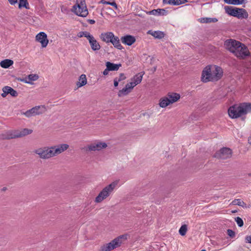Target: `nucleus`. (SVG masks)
<instances>
[{"instance_id": "1", "label": "nucleus", "mask_w": 251, "mask_h": 251, "mask_svg": "<svg viewBox=\"0 0 251 251\" xmlns=\"http://www.w3.org/2000/svg\"><path fill=\"white\" fill-rule=\"evenodd\" d=\"M69 147L67 144H61L52 146H45L34 151L40 158L47 159L57 156L66 151Z\"/></svg>"}, {"instance_id": "2", "label": "nucleus", "mask_w": 251, "mask_h": 251, "mask_svg": "<svg viewBox=\"0 0 251 251\" xmlns=\"http://www.w3.org/2000/svg\"><path fill=\"white\" fill-rule=\"evenodd\" d=\"M223 75L222 69L216 65H208L202 70L201 80L204 83L220 80Z\"/></svg>"}, {"instance_id": "3", "label": "nucleus", "mask_w": 251, "mask_h": 251, "mask_svg": "<svg viewBox=\"0 0 251 251\" xmlns=\"http://www.w3.org/2000/svg\"><path fill=\"white\" fill-rule=\"evenodd\" d=\"M251 112V103H243L240 105H234L230 106L228 110V115L232 119L237 118Z\"/></svg>"}, {"instance_id": "4", "label": "nucleus", "mask_w": 251, "mask_h": 251, "mask_svg": "<svg viewBox=\"0 0 251 251\" xmlns=\"http://www.w3.org/2000/svg\"><path fill=\"white\" fill-rule=\"evenodd\" d=\"M119 180H116L103 187L95 198V202L97 203H100L110 197L117 186Z\"/></svg>"}, {"instance_id": "5", "label": "nucleus", "mask_w": 251, "mask_h": 251, "mask_svg": "<svg viewBox=\"0 0 251 251\" xmlns=\"http://www.w3.org/2000/svg\"><path fill=\"white\" fill-rule=\"evenodd\" d=\"M144 74L145 73L142 72L135 75L131 78L130 82L127 83L125 88L119 91L118 96L122 97L129 93L135 86L141 82Z\"/></svg>"}, {"instance_id": "6", "label": "nucleus", "mask_w": 251, "mask_h": 251, "mask_svg": "<svg viewBox=\"0 0 251 251\" xmlns=\"http://www.w3.org/2000/svg\"><path fill=\"white\" fill-rule=\"evenodd\" d=\"M128 234H125L118 236L111 240L109 243H106L100 246L99 251H111L120 247L127 240Z\"/></svg>"}, {"instance_id": "7", "label": "nucleus", "mask_w": 251, "mask_h": 251, "mask_svg": "<svg viewBox=\"0 0 251 251\" xmlns=\"http://www.w3.org/2000/svg\"><path fill=\"white\" fill-rule=\"evenodd\" d=\"M33 130L28 128H23L15 130H9L1 135L0 138L3 139H10L20 138L30 134Z\"/></svg>"}, {"instance_id": "8", "label": "nucleus", "mask_w": 251, "mask_h": 251, "mask_svg": "<svg viewBox=\"0 0 251 251\" xmlns=\"http://www.w3.org/2000/svg\"><path fill=\"white\" fill-rule=\"evenodd\" d=\"M180 98L179 94L174 92H169L166 96L161 98L159 105L161 108H166L168 106L178 101Z\"/></svg>"}, {"instance_id": "9", "label": "nucleus", "mask_w": 251, "mask_h": 251, "mask_svg": "<svg viewBox=\"0 0 251 251\" xmlns=\"http://www.w3.org/2000/svg\"><path fill=\"white\" fill-rule=\"evenodd\" d=\"M72 11L76 15L86 17L88 15V10L85 0H77L72 7Z\"/></svg>"}, {"instance_id": "10", "label": "nucleus", "mask_w": 251, "mask_h": 251, "mask_svg": "<svg viewBox=\"0 0 251 251\" xmlns=\"http://www.w3.org/2000/svg\"><path fill=\"white\" fill-rule=\"evenodd\" d=\"M226 12L228 15L237 17L239 19L247 18L248 16L246 11L242 8L226 6L225 7Z\"/></svg>"}, {"instance_id": "11", "label": "nucleus", "mask_w": 251, "mask_h": 251, "mask_svg": "<svg viewBox=\"0 0 251 251\" xmlns=\"http://www.w3.org/2000/svg\"><path fill=\"white\" fill-rule=\"evenodd\" d=\"M47 111V108L44 105L36 106L32 108L23 112L22 114L27 118L36 116L45 113Z\"/></svg>"}, {"instance_id": "12", "label": "nucleus", "mask_w": 251, "mask_h": 251, "mask_svg": "<svg viewBox=\"0 0 251 251\" xmlns=\"http://www.w3.org/2000/svg\"><path fill=\"white\" fill-rule=\"evenodd\" d=\"M107 147V145L105 142L100 141H95L88 145L86 147V150L90 151H100L102 149H105Z\"/></svg>"}, {"instance_id": "13", "label": "nucleus", "mask_w": 251, "mask_h": 251, "mask_svg": "<svg viewBox=\"0 0 251 251\" xmlns=\"http://www.w3.org/2000/svg\"><path fill=\"white\" fill-rule=\"evenodd\" d=\"M234 55L237 57L244 58L250 55V52L247 47L244 44L240 42V45H238V48H237Z\"/></svg>"}, {"instance_id": "14", "label": "nucleus", "mask_w": 251, "mask_h": 251, "mask_svg": "<svg viewBox=\"0 0 251 251\" xmlns=\"http://www.w3.org/2000/svg\"><path fill=\"white\" fill-rule=\"evenodd\" d=\"M238 45H240L239 41L232 39L226 40L224 43L226 49L234 54L238 48Z\"/></svg>"}, {"instance_id": "15", "label": "nucleus", "mask_w": 251, "mask_h": 251, "mask_svg": "<svg viewBox=\"0 0 251 251\" xmlns=\"http://www.w3.org/2000/svg\"><path fill=\"white\" fill-rule=\"evenodd\" d=\"M231 150L227 148H224L217 151L214 156L221 159H227L231 156Z\"/></svg>"}, {"instance_id": "16", "label": "nucleus", "mask_w": 251, "mask_h": 251, "mask_svg": "<svg viewBox=\"0 0 251 251\" xmlns=\"http://www.w3.org/2000/svg\"><path fill=\"white\" fill-rule=\"evenodd\" d=\"M35 39L41 44L42 48H46L49 43L47 35L44 32L38 33L35 37Z\"/></svg>"}, {"instance_id": "17", "label": "nucleus", "mask_w": 251, "mask_h": 251, "mask_svg": "<svg viewBox=\"0 0 251 251\" xmlns=\"http://www.w3.org/2000/svg\"><path fill=\"white\" fill-rule=\"evenodd\" d=\"M122 42L127 46H131L136 41L135 38L130 35H126L121 38Z\"/></svg>"}, {"instance_id": "18", "label": "nucleus", "mask_w": 251, "mask_h": 251, "mask_svg": "<svg viewBox=\"0 0 251 251\" xmlns=\"http://www.w3.org/2000/svg\"><path fill=\"white\" fill-rule=\"evenodd\" d=\"M88 40L91 48L93 51H97L100 50V46L99 43L97 41V40L92 35H91Z\"/></svg>"}, {"instance_id": "19", "label": "nucleus", "mask_w": 251, "mask_h": 251, "mask_svg": "<svg viewBox=\"0 0 251 251\" xmlns=\"http://www.w3.org/2000/svg\"><path fill=\"white\" fill-rule=\"evenodd\" d=\"M114 34L112 32H103L100 35V39L105 43H110Z\"/></svg>"}, {"instance_id": "20", "label": "nucleus", "mask_w": 251, "mask_h": 251, "mask_svg": "<svg viewBox=\"0 0 251 251\" xmlns=\"http://www.w3.org/2000/svg\"><path fill=\"white\" fill-rule=\"evenodd\" d=\"M87 80L86 75L82 74L78 78V80L76 83V88H80L87 84Z\"/></svg>"}, {"instance_id": "21", "label": "nucleus", "mask_w": 251, "mask_h": 251, "mask_svg": "<svg viewBox=\"0 0 251 251\" xmlns=\"http://www.w3.org/2000/svg\"><path fill=\"white\" fill-rule=\"evenodd\" d=\"M148 34H150L153 36L155 38L162 39L164 37V33L160 31H153L152 30H149L147 32Z\"/></svg>"}, {"instance_id": "22", "label": "nucleus", "mask_w": 251, "mask_h": 251, "mask_svg": "<svg viewBox=\"0 0 251 251\" xmlns=\"http://www.w3.org/2000/svg\"><path fill=\"white\" fill-rule=\"evenodd\" d=\"M147 13L149 15H153L154 16H161L166 14V12L163 9H157L148 11Z\"/></svg>"}, {"instance_id": "23", "label": "nucleus", "mask_w": 251, "mask_h": 251, "mask_svg": "<svg viewBox=\"0 0 251 251\" xmlns=\"http://www.w3.org/2000/svg\"><path fill=\"white\" fill-rule=\"evenodd\" d=\"M110 43L112 44L115 48L118 49V50H122L123 49V47L120 44L119 37L117 36H115L114 35Z\"/></svg>"}, {"instance_id": "24", "label": "nucleus", "mask_w": 251, "mask_h": 251, "mask_svg": "<svg viewBox=\"0 0 251 251\" xmlns=\"http://www.w3.org/2000/svg\"><path fill=\"white\" fill-rule=\"evenodd\" d=\"M39 78L37 74H30L25 78V82L27 84H32V81H36Z\"/></svg>"}, {"instance_id": "25", "label": "nucleus", "mask_w": 251, "mask_h": 251, "mask_svg": "<svg viewBox=\"0 0 251 251\" xmlns=\"http://www.w3.org/2000/svg\"><path fill=\"white\" fill-rule=\"evenodd\" d=\"M13 61L11 59H4L0 62V66L5 69L8 68L13 64Z\"/></svg>"}, {"instance_id": "26", "label": "nucleus", "mask_w": 251, "mask_h": 251, "mask_svg": "<svg viewBox=\"0 0 251 251\" xmlns=\"http://www.w3.org/2000/svg\"><path fill=\"white\" fill-rule=\"evenodd\" d=\"M121 66V64H115L110 62L106 63V67L109 71H117Z\"/></svg>"}, {"instance_id": "27", "label": "nucleus", "mask_w": 251, "mask_h": 251, "mask_svg": "<svg viewBox=\"0 0 251 251\" xmlns=\"http://www.w3.org/2000/svg\"><path fill=\"white\" fill-rule=\"evenodd\" d=\"M224 1L228 4L239 5L243 4L244 2L247 1V0H224Z\"/></svg>"}, {"instance_id": "28", "label": "nucleus", "mask_w": 251, "mask_h": 251, "mask_svg": "<svg viewBox=\"0 0 251 251\" xmlns=\"http://www.w3.org/2000/svg\"><path fill=\"white\" fill-rule=\"evenodd\" d=\"M232 203L233 205H237L242 206L244 208L249 207L243 201H241L240 199L234 200V201H232Z\"/></svg>"}, {"instance_id": "29", "label": "nucleus", "mask_w": 251, "mask_h": 251, "mask_svg": "<svg viewBox=\"0 0 251 251\" xmlns=\"http://www.w3.org/2000/svg\"><path fill=\"white\" fill-rule=\"evenodd\" d=\"M168 3L173 5H178L184 3L186 0H166Z\"/></svg>"}, {"instance_id": "30", "label": "nucleus", "mask_w": 251, "mask_h": 251, "mask_svg": "<svg viewBox=\"0 0 251 251\" xmlns=\"http://www.w3.org/2000/svg\"><path fill=\"white\" fill-rule=\"evenodd\" d=\"M218 21L216 18H203L201 19V22L202 23H216Z\"/></svg>"}, {"instance_id": "31", "label": "nucleus", "mask_w": 251, "mask_h": 251, "mask_svg": "<svg viewBox=\"0 0 251 251\" xmlns=\"http://www.w3.org/2000/svg\"><path fill=\"white\" fill-rule=\"evenodd\" d=\"M91 36V34L88 31H81L77 34V36L79 38L85 37L87 39V40H88V39L90 38Z\"/></svg>"}, {"instance_id": "32", "label": "nucleus", "mask_w": 251, "mask_h": 251, "mask_svg": "<svg viewBox=\"0 0 251 251\" xmlns=\"http://www.w3.org/2000/svg\"><path fill=\"white\" fill-rule=\"evenodd\" d=\"M28 3L27 1V0H20V2L19 3V8H21L22 7H25L26 9H28Z\"/></svg>"}, {"instance_id": "33", "label": "nucleus", "mask_w": 251, "mask_h": 251, "mask_svg": "<svg viewBox=\"0 0 251 251\" xmlns=\"http://www.w3.org/2000/svg\"><path fill=\"white\" fill-rule=\"evenodd\" d=\"M187 231V226L186 225H182L179 229V233L181 236H184L186 234Z\"/></svg>"}, {"instance_id": "34", "label": "nucleus", "mask_w": 251, "mask_h": 251, "mask_svg": "<svg viewBox=\"0 0 251 251\" xmlns=\"http://www.w3.org/2000/svg\"><path fill=\"white\" fill-rule=\"evenodd\" d=\"M10 90V87L8 86H5L2 88V93L1 94V96L3 98L6 97V96L9 94Z\"/></svg>"}, {"instance_id": "35", "label": "nucleus", "mask_w": 251, "mask_h": 251, "mask_svg": "<svg viewBox=\"0 0 251 251\" xmlns=\"http://www.w3.org/2000/svg\"><path fill=\"white\" fill-rule=\"evenodd\" d=\"M235 219L236 222L237 223V224L239 226L242 227L243 226L244 222L243 220L241 218L237 217Z\"/></svg>"}, {"instance_id": "36", "label": "nucleus", "mask_w": 251, "mask_h": 251, "mask_svg": "<svg viewBox=\"0 0 251 251\" xmlns=\"http://www.w3.org/2000/svg\"><path fill=\"white\" fill-rule=\"evenodd\" d=\"M9 94L12 96H13V97H16L17 96V92L15 90H14L13 89H12L11 87H10V90Z\"/></svg>"}, {"instance_id": "37", "label": "nucleus", "mask_w": 251, "mask_h": 251, "mask_svg": "<svg viewBox=\"0 0 251 251\" xmlns=\"http://www.w3.org/2000/svg\"><path fill=\"white\" fill-rule=\"evenodd\" d=\"M227 233L228 235L231 237H233L235 235L234 232L231 229H228L227 231Z\"/></svg>"}, {"instance_id": "38", "label": "nucleus", "mask_w": 251, "mask_h": 251, "mask_svg": "<svg viewBox=\"0 0 251 251\" xmlns=\"http://www.w3.org/2000/svg\"><path fill=\"white\" fill-rule=\"evenodd\" d=\"M122 79H117L115 78L114 80V85L115 87H117L118 85L119 82L121 81Z\"/></svg>"}, {"instance_id": "39", "label": "nucleus", "mask_w": 251, "mask_h": 251, "mask_svg": "<svg viewBox=\"0 0 251 251\" xmlns=\"http://www.w3.org/2000/svg\"><path fill=\"white\" fill-rule=\"evenodd\" d=\"M108 4L113 6L116 9H118L117 5L115 1H113V2H109L108 1Z\"/></svg>"}, {"instance_id": "40", "label": "nucleus", "mask_w": 251, "mask_h": 251, "mask_svg": "<svg viewBox=\"0 0 251 251\" xmlns=\"http://www.w3.org/2000/svg\"><path fill=\"white\" fill-rule=\"evenodd\" d=\"M245 241L246 243L251 244V235L247 236L245 238Z\"/></svg>"}, {"instance_id": "41", "label": "nucleus", "mask_w": 251, "mask_h": 251, "mask_svg": "<svg viewBox=\"0 0 251 251\" xmlns=\"http://www.w3.org/2000/svg\"><path fill=\"white\" fill-rule=\"evenodd\" d=\"M11 5H14L17 2L18 0H8Z\"/></svg>"}, {"instance_id": "42", "label": "nucleus", "mask_w": 251, "mask_h": 251, "mask_svg": "<svg viewBox=\"0 0 251 251\" xmlns=\"http://www.w3.org/2000/svg\"><path fill=\"white\" fill-rule=\"evenodd\" d=\"M109 71H110L109 70H107V68H106V69H105L103 72V74L105 75H107L108 74V72Z\"/></svg>"}, {"instance_id": "43", "label": "nucleus", "mask_w": 251, "mask_h": 251, "mask_svg": "<svg viewBox=\"0 0 251 251\" xmlns=\"http://www.w3.org/2000/svg\"><path fill=\"white\" fill-rule=\"evenodd\" d=\"M61 11L62 12L66 13L67 11V9L64 6H62L61 7Z\"/></svg>"}, {"instance_id": "44", "label": "nucleus", "mask_w": 251, "mask_h": 251, "mask_svg": "<svg viewBox=\"0 0 251 251\" xmlns=\"http://www.w3.org/2000/svg\"><path fill=\"white\" fill-rule=\"evenodd\" d=\"M100 3H101L102 4H108V1H105V0H101L100 1Z\"/></svg>"}, {"instance_id": "45", "label": "nucleus", "mask_w": 251, "mask_h": 251, "mask_svg": "<svg viewBox=\"0 0 251 251\" xmlns=\"http://www.w3.org/2000/svg\"><path fill=\"white\" fill-rule=\"evenodd\" d=\"M125 77L124 75L121 74L120 77L118 79H122V80L125 79Z\"/></svg>"}, {"instance_id": "46", "label": "nucleus", "mask_w": 251, "mask_h": 251, "mask_svg": "<svg viewBox=\"0 0 251 251\" xmlns=\"http://www.w3.org/2000/svg\"><path fill=\"white\" fill-rule=\"evenodd\" d=\"M89 22L91 24H94L95 23V21L94 20H89Z\"/></svg>"}, {"instance_id": "47", "label": "nucleus", "mask_w": 251, "mask_h": 251, "mask_svg": "<svg viewBox=\"0 0 251 251\" xmlns=\"http://www.w3.org/2000/svg\"><path fill=\"white\" fill-rule=\"evenodd\" d=\"M105 10H111V8H110L109 7H104V8Z\"/></svg>"}, {"instance_id": "48", "label": "nucleus", "mask_w": 251, "mask_h": 251, "mask_svg": "<svg viewBox=\"0 0 251 251\" xmlns=\"http://www.w3.org/2000/svg\"><path fill=\"white\" fill-rule=\"evenodd\" d=\"M248 141H249V143L251 144V136L250 137H249Z\"/></svg>"}, {"instance_id": "49", "label": "nucleus", "mask_w": 251, "mask_h": 251, "mask_svg": "<svg viewBox=\"0 0 251 251\" xmlns=\"http://www.w3.org/2000/svg\"><path fill=\"white\" fill-rule=\"evenodd\" d=\"M6 189V187H4V188H3V190H5Z\"/></svg>"}, {"instance_id": "50", "label": "nucleus", "mask_w": 251, "mask_h": 251, "mask_svg": "<svg viewBox=\"0 0 251 251\" xmlns=\"http://www.w3.org/2000/svg\"><path fill=\"white\" fill-rule=\"evenodd\" d=\"M201 251H205V250H202Z\"/></svg>"}]
</instances>
